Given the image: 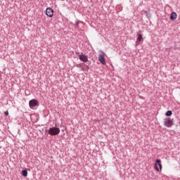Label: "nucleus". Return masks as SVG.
Returning <instances> with one entry per match:
<instances>
[{
	"label": "nucleus",
	"mask_w": 180,
	"mask_h": 180,
	"mask_svg": "<svg viewBox=\"0 0 180 180\" xmlns=\"http://www.w3.org/2000/svg\"><path fill=\"white\" fill-rule=\"evenodd\" d=\"M60 128L56 127H51L49 129L50 136H57L58 134H60Z\"/></svg>",
	"instance_id": "f257e3e1"
},
{
	"label": "nucleus",
	"mask_w": 180,
	"mask_h": 180,
	"mask_svg": "<svg viewBox=\"0 0 180 180\" xmlns=\"http://www.w3.org/2000/svg\"><path fill=\"white\" fill-rule=\"evenodd\" d=\"M164 126L168 128H171L174 126V118H165L164 120Z\"/></svg>",
	"instance_id": "f03ea898"
},
{
	"label": "nucleus",
	"mask_w": 180,
	"mask_h": 180,
	"mask_svg": "<svg viewBox=\"0 0 180 180\" xmlns=\"http://www.w3.org/2000/svg\"><path fill=\"white\" fill-rule=\"evenodd\" d=\"M39 101L36 99H32L29 102V106L31 109H34V108H36V106H39Z\"/></svg>",
	"instance_id": "7ed1b4c3"
},
{
	"label": "nucleus",
	"mask_w": 180,
	"mask_h": 180,
	"mask_svg": "<svg viewBox=\"0 0 180 180\" xmlns=\"http://www.w3.org/2000/svg\"><path fill=\"white\" fill-rule=\"evenodd\" d=\"M46 15L48 18H53L54 16V10L50 7L46 8Z\"/></svg>",
	"instance_id": "20e7f679"
},
{
	"label": "nucleus",
	"mask_w": 180,
	"mask_h": 180,
	"mask_svg": "<svg viewBox=\"0 0 180 180\" xmlns=\"http://www.w3.org/2000/svg\"><path fill=\"white\" fill-rule=\"evenodd\" d=\"M155 162L156 163L154 165L155 169L158 172L160 171V169H162V165H161V160L157 159ZM158 166L160 167V168H158Z\"/></svg>",
	"instance_id": "39448f33"
},
{
	"label": "nucleus",
	"mask_w": 180,
	"mask_h": 180,
	"mask_svg": "<svg viewBox=\"0 0 180 180\" xmlns=\"http://www.w3.org/2000/svg\"><path fill=\"white\" fill-rule=\"evenodd\" d=\"M98 60L100 61V63H101V64H103V65H106V61L105 60V53L103 52H101V53L98 56Z\"/></svg>",
	"instance_id": "423d86ee"
},
{
	"label": "nucleus",
	"mask_w": 180,
	"mask_h": 180,
	"mask_svg": "<svg viewBox=\"0 0 180 180\" xmlns=\"http://www.w3.org/2000/svg\"><path fill=\"white\" fill-rule=\"evenodd\" d=\"M79 58L80 61H82L83 63H87V61H88V56H86L84 53L79 55Z\"/></svg>",
	"instance_id": "0eeeda50"
},
{
	"label": "nucleus",
	"mask_w": 180,
	"mask_h": 180,
	"mask_svg": "<svg viewBox=\"0 0 180 180\" xmlns=\"http://www.w3.org/2000/svg\"><path fill=\"white\" fill-rule=\"evenodd\" d=\"M143 40V35H141V34H139L136 39V44H140Z\"/></svg>",
	"instance_id": "6e6552de"
},
{
	"label": "nucleus",
	"mask_w": 180,
	"mask_h": 180,
	"mask_svg": "<svg viewBox=\"0 0 180 180\" xmlns=\"http://www.w3.org/2000/svg\"><path fill=\"white\" fill-rule=\"evenodd\" d=\"M176 18H178V15H176V13L172 12L170 15V20H176Z\"/></svg>",
	"instance_id": "1a4fd4ad"
},
{
	"label": "nucleus",
	"mask_w": 180,
	"mask_h": 180,
	"mask_svg": "<svg viewBox=\"0 0 180 180\" xmlns=\"http://www.w3.org/2000/svg\"><path fill=\"white\" fill-rule=\"evenodd\" d=\"M22 176H25V178H26V176H27V170H26V169L22 170Z\"/></svg>",
	"instance_id": "9d476101"
},
{
	"label": "nucleus",
	"mask_w": 180,
	"mask_h": 180,
	"mask_svg": "<svg viewBox=\"0 0 180 180\" xmlns=\"http://www.w3.org/2000/svg\"><path fill=\"white\" fill-rule=\"evenodd\" d=\"M145 14L146 15V17L150 19L151 18V13H150V11H145Z\"/></svg>",
	"instance_id": "9b49d317"
},
{
	"label": "nucleus",
	"mask_w": 180,
	"mask_h": 180,
	"mask_svg": "<svg viewBox=\"0 0 180 180\" xmlns=\"http://www.w3.org/2000/svg\"><path fill=\"white\" fill-rule=\"evenodd\" d=\"M165 116H172V111L168 110L165 113Z\"/></svg>",
	"instance_id": "f8f14e48"
},
{
	"label": "nucleus",
	"mask_w": 180,
	"mask_h": 180,
	"mask_svg": "<svg viewBox=\"0 0 180 180\" xmlns=\"http://www.w3.org/2000/svg\"><path fill=\"white\" fill-rule=\"evenodd\" d=\"M4 115L6 116H8L9 115V112H8V111L4 112Z\"/></svg>",
	"instance_id": "ddd939ff"
},
{
	"label": "nucleus",
	"mask_w": 180,
	"mask_h": 180,
	"mask_svg": "<svg viewBox=\"0 0 180 180\" xmlns=\"http://www.w3.org/2000/svg\"><path fill=\"white\" fill-rule=\"evenodd\" d=\"M79 25V21H76L75 25H76V26H78Z\"/></svg>",
	"instance_id": "4468645a"
},
{
	"label": "nucleus",
	"mask_w": 180,
	"mask_h": 180,
	"mask_svg": "<svg viewBox=\"0 0 180 180\" xmlns=\"http://www.w3.org/2000/svg\"><path fill=\"white\" fill-rule=\"evenodd\" d=\"M76 67H77V68H79L81 67V64H77Z\"/></svg>",
	"instance_id": "2eb2a0df"
},
{
	"label": "nucleus",
	"mask_w": 180,
	"mask_h": 180,
	"mask_svg": "<svg viewBox=\"0 0 180 180\" xmlns=\"http://www.w3.org/2000/svg\"><path fill=\"white\" fill-rule=\"evenodd\" d=\"M76 54H79V52H76Z\"/></svg>",
	"instance_id": "dca6fc26"
}]
</instances>
